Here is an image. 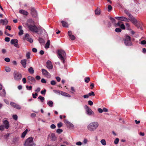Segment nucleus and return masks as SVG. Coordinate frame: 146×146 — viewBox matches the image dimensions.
I'll return each instance as SVG.
<instances>
[{"label": "nucleus", "instance_id": "c03bdc74", "mask_svg": "<svg viewBox=\"0 0 146 146\" xmlns=\"http://www.w3.org/2000/svg\"><path fill=\"white\" fill-rule=\"evenodd\" d=\"M5 70L7 72H9L11 71V69L9 67H6L5 68Z\"/></svg>", "mask_w": 146, "mask_h": 146}, {"label": "nucleus", "instance_id": "6e6d98bb", "mask_svg": "<svg viewBox=\"0 0 146 146\" xmlns=\"http://www.w3.org/2000/svg\"><path fill=\"white\" fill-rule=\"evenodd\" d=\"M88 104L90 106H92L93 105V102L91 100H89L88 102Z\"/></svg>", "mask_w": 146, "mask_h": 146}, {"label": "nucleus", "instance_id": "f8f14e48", "mask_svg": "<svg viewBox=\"0 0 146 146\" xmlns=\"http://www.w3.org/2000/svg\"><path fill=\"white\" fill-rule=\"evenodd\" d=\"M29 80V82L31 84H33L35 83L36 80L35 78L32 76H29L27 77Z\"/></svg>", "mask_w": 146, "mask_h": 146}, {"label": "nucleus", "instance_id": "2eb2a0df", "mask_svg": "<svg viewBox=\"0 0 146 146\" xmlns=\"http://www.w3.org/2000/svg\"><path fill=\"white\" fill-rule=\"evenodd\" d=\"M68 34L70 38L72 40H74L75 38V37L72 35V33L71 31H69L68 33Z\"/></svg>", "mask_w": 146, "mask_h": 146}, {"label": "nucleus", "instance_id": "69168bd1", "mask_svg": "<svg viewBox=\"0 0 146 146\" xmlns=\"http://www.w3.org/2000/svg\"><path fill=\"white\" fill-rule=\"evenodd\" d=\"M22 80L23 84H25L26 82V80L25 78H23Z\"/></svg>", "mask_w": 146, "mask_h": 146}, {"label": "nucleus", "instance_id": "7ed1b4c3", "mask_svg": "<svg viewBox=\"0 0 146 146\" xmlns=\"http://www.w3.org/2000/svg\"><path fill=\"white\" fill-rule=\"evenodd\" d=\"M3 125L0 126V130L3 131L4 128L8 129L9 127V123L7 120H5L3 121Z\"/></svg>", "mask_w": 146, "mask_h": 146}, {"label": "nucleus", "instance_id": "58836bf2", "mask_svg": "<svg viewBox=\"0 0 146 146\" xmlns=\"http://www.w3.org/2000/svg\"><path fill=\"white\" fill-rule=\"evenodd\" d=\"M115 31L116 32L119 33L121 31V30L120 28H116L115 29Z\"/></svg>", "mask_w": 146, "mask_h": 146}, {"label": "nucleus", "instance_id": "c85d7f7f", "mask_svg": "<svg viewBox=\"0 0 146 146\" xmlns=\"http://www.w3.org/2000/svg\"><path fill=\"white\" fill-rule=\"evenodd\" d=\"M38 41L40 43L42 44H44L45 42L44 39L42 38H39L38 39Z\"/></svg>", "mask_w": 146, "mask_h": 146}, {"label": "nucleus", "instance_id": "de8ad7c7", "mask_svg": "<svg viewBox=\"0 0 146 146\" xmlns=\"http://www.w3.org/2000/svg\"><path fill=\"white\" fill-rule=\"evenodd\" d=\"M38 96V94L36 93H35V94H32V96H33V97L34 98H36V96Z\"/></svg>", "mask_w": 146, "mask_h": 146}, {"label": "nucleus", "instance_id": "5701e85b", "mask_svg": "<svg viewBox=\"0 0 146 146\" xmlns=\"http://www.w3.org/2000/svg\"><path fill=\"white\" fill-rule=\"evenodd\" d=\"M142 23H137V24L135 25L137 28H139L140 29L142 30Z\"/></svg>", "mask_w": 146, "mask_h": 146}, {"label": "nucleus", "instance_id": "0eeeda50", "mask_svg": "<svg viewBox=\"0 0 146 146\" xmlns=\"http://www.w3.org/2000/svg\"><path fill=\"white\" fill-rule=\"evenodd\" d=\"M27 25L28 28L30 31L33 32H37V27L36 25L29 24H28Z\"/></svg>", "mask_w": 146, "mask_h": 146}, {"label": "nucleus", "instance_id": "a18cd8bd", "mask_svg": "<svg viewBox=\"0 0 146 146\" xmlns=\"http://www.w3.org/2000/svg\"><path fill=\"white\" fill-rule=\"evenodd\" d=\"M119 139L118 138H116L115 139V140L114 141V143L115 144H117L119 141Z\"/></svg>", "mask_w": 146, "mask_h": 146}, {"label": "nucleus", "instance_id": "7c9ffc66", "mask_svg": "<svg viewBox=\"0 0 146 146\" xmlns=\"http://www.w3.org/2000/svg\"><path fill=\"white\" fill-rule=\"evenodd\" d=\"M29 72L31 74H33L34 72V71L33 68L32 67H30L28 69Z\"/></svg>", "mask_w": 146, "mask_h": 146}, {"label": "nucleus", "instance_id": "c9c22d12", "mask_svg": "<svg viewBox=\"0 0 146 146\" xmlns=\"http://www.w3.org/2000/svg\"><path fill=\"white\" fill-rule=\"evenodd\" d=\"M30 55L31 53L29 52L27 53L26 54V57L27 59H30Z\"/></svg>", "mask_w": 146, "mask_h": 146}, {"label": "nucleus", "instance_id": "20e7f679", "mask_svg": "<svg viewBox=\"0 0 146 146\" xmlns=\"http://www.w3.org/2000/svg\"><path fill=\"white\" fill-rule=\"evenodd\" d=\"M33 139L32 137H30L28 138L25 141V146H33Z\"/></svg>", "mask_w": 146, "mask_h": 146}, {"label": "nucleus", "instance_id": "0e129e2a", "mask_svg": "<svg viewBox=\"0 0 146 146\" xmlns=\"http://www.w3.org/2000/svg\"><path fill=\"white\" fill-rule=\"evenodd\" d=\"M141 44H146V41L145 40H143L141 41Z\"/></svg>", "mask_w": 146, "mask_h": 146}, {"label": "nucleus", "instance_id": "49530a36", "mask_svg": "<svg viewBox=\"0 0 146 146\" xmlns=\"http://www.w3.org/2000/svg\"><path fill=\"white\" fill-rule=\"evenodd\" d=\"M62 125V122H60L57 124V127L58 128L61 127Z\"/></svg>", "mask_w": 146, "mask_h": 146}, {"label": "nucleus", "instance_id": "72a5a7b5", "mask_svg": "<svg viewBox=\"0 0 146 146\" xmlns=\"http://www.w3.org/2000/svg\"><path fill=\"white\" fill-rule=\"evenodd\" d=\"M61 94L64 96L67 97H70V96L69 94L63 92H61Z\"/></svg>", "mask_w": 146, "mask_h": 146}, {"label": "nucleus", "instance_id": "9b49d317", "mask_svg": "<svg viewBox=\"0 0 146 146\" xmlns=\"http://www.w3.org/2000/svg\"><path fill=\"white\" fill-rule=\"evenodd\" d=\"M24 40H26L30 43H32L33 42V39L30 38L29 34L27 33L25 34V37L24 38Z\"/></svg>", "mask_w": 146, "mask_h": 146}, {"label": "nucleus", "instance_id": "412c9836", "mask_svg": "<svg viewBox=\"0 0 146 146\" xmlns=\"http://www.w3.org/2000/svg\"><path fill=\"white\" fill-rule=\"evenodd\" d=\"M27 60L26 59L23 60L21 61V63L23 67L25 68L26 66Z\"/></svg>", "mask_w": 146, "mask_h": 146}, {"label": "nucleus", "instance_id": "2f4dec72", "mask_svg": "<svg viewBox=\"0 0 146 146\" xmlns=\"http://www.w3.org/2000/svg\"><path fill=\"white\" fill-rule=\"evenodd\" d=\"M100 142L103 145H105L106 144V141L104 139H102L100 141Z\"/></svg>", "mask_w": 146, "mask_h": 146}, {"label": "nucleus", "instance_id": "a19ab883", "mask_svg": "<svg viewBox=\"0 0 146 146\" xmlns=\"http://www.w3.org/2000/svg\"><path fill=\"white\" fill-rule=\"evenodd\" d=\"M108 11L109 12H110L111 11V10L112 9V6L110 5H109L108 6Z\"/></svg>", "mask_w": 146, "mask_h": 146}, {"label": "nucleus", "instance_id": "79ce46f5", "mask_svg": "<svg viewBox=\"0 0 146 146\" xmlns=\"http://www.w3.org/2000/svg\"><path fill=\"white\" fill-rule=\"evenodd\" d=\"M57 133H60L63 131V130L62 129H57L56 131Z\"/></svg>", "mask_w": 146, "mask_h": 146}, {"label": "nucleus", "instance_id": "6ab92c4d", "mask_svg": "<svg viewBox=\"0 0 146 146\" xmlns=\"http://www.w3.org/2000/svg\"><path fill=\"white\" fill-rule=\"evenodd\" d=\"M19 13L26 16L28 15L29 14V13L28 12L23 9L20 10L19 11Z\"/></svg>", "mask_w": 146, "mask_h": 146}, {"label": "nucleus", "instance_id": "e2e57ef3", "mask_svg": "<svg viewBox=\"0 0 146 146\" xmlns=\"http://www.w3.org/2000/svg\"><path fill=\"white\" fill-rule=\"evenodd\" d=\"M46 92V90L45 89H44V90H42L41 91V93L42 94L45 95Z\"/></svg>", "mask_w": 146, "mask_h": 146}, {"label": "nucleus", "instance_id": "f704fd0d", "mask_svg": "<svg viewBox=\"0 0 146 146\" xmlns=\"http://www.w3.org/2000/svg\"><path fill=\"white\" fill-rule=\"evenodd\" d=\"M110 19L111 20V22L113 23L114 24V25H115V24H116V20H115V19L111 17H110Z\"/></svg>", "mask_w": 146, "mask_h": 146}, {"label": "nucleus", "instance_id": "423d86ee", "mask_svg": "<svg viewBox=\"0 0 146 146\" xmlns=\"http://www.w3.org/2000/svg\"><path fill=\"white\" fill-rule=\"evenodd\" d=\"M13 76L14 79L17 81L20 80L22 78L21 74L16 71L14 72Z\"/></svg>", "mask_w": 146, "mask_h": 146}, {"label": "nucleus", "instance_id": "4c0bfd02", "mask_svg": "<svg viewBox=\"0 0 146 146\" xmlns=\"http://www.w3.org/2000/svg\"><path fill=\"white\" fill-rule=\"evenodd\" d=\"M90 80V78L89 77H86L85 78V82L86 83H88Z\"/></svg>", "mask_w": 146, "mask_h": 146}, {"label": "nucleus", "instance_id": "f257e3e1", "mask_svg": "<svg viewBox=\"0 0 146 146\" xmlns=\"http://www.w3.org/2000/svg\"><path fill=\"white\" fill-rule=\"evenodd\" d=\"M58 57L61 60L63 63H64L66 58V54L62 50H58L57 52Z\"/></svg>", "mask_w": 146, "mask_h": 146}, {"label": "nucleus", "instance_id": "e433bc0d", "mask_svg": "<svg viewBox=\"0 0 146 146\" xmlns=\"http://www.w3.org/2000/svg\"><path fill=\"white\" fill-rule=\"evenodd\" d=\"M38 98L40 99L42 102H43L44 99V98L43 97L39 96L38 97Z\"/></svg>", "mask_w": 146, "mask_h": 146}, {"label": "nucleus", "instance_id": "4468645a", "mask_svg": "<svg viewBox=\"0 0 146 146\" xmlns=\"http://www.w3.org/2000/svg\"><path fill=\"white\" fill-rule=\"evenodd\" d=\"M129 20L134 25H135L137 23L138 21L136 19H135L132 15V17H130Z\"/></svg>", "mask_w": 146, "mask_h": 146}, {"label": "nucleus", "instance_id": "c756f323", "mask_svg": "<svg viewBox=\"0 0 146 146\" xmlns=\"http://www.w3.org/2000/svg\"><path fill=\"white\" fill-rule=\"evenodd\" d=\"M28 131V130L27 129L23 133H22L21 137L22 138H24L25 136Z\"/></svg>", "mask_w": 146, "mask_h": 146}, {"label": "nucleus", "instance_id": "dca6fc26", "mask_svg": "<svg viewBox=\"0 0 146 146\" xmlns=\"http://www.w3.org/2000/svg\"><path fill=\"white\" fill-rule=\"evenodd\" d=\"M31 13L32 16L36 17L37 15V13L36 10L34 8H32L31 10Z\"/></svg>", "mask_w": 146, "mask_h": 146}, {"label": "nucleus", "instance_id": "1a4fd4ad", "mask_svg": "<svg viewBox=\"0 0 146 146\" xmlns=\"http://www.w3.org/2000/svg\"><path fill=\"white\" fill-rule=\"evenodd\" d=\"M18 41L17 39H13L11 41V43L12 44H13L14 46L17 47L19 48V46L18 44Z\"/></svg>", "mask_w": 146, "mask_h": 146}, {"label": "nucleus", "instance_id": "cd10ccee", "mask_svg": "<svg viewBox=\"0 0 146 146\" xmlns=\"http://www.w3.org/2000/svg\"><path fill=\"white\" fill-rule=\"evenodd\" d=\"M124 12L128 16L129 18L132 17V15L128 12L127 9L124 10Z\"/></svg>", "mask_w": 146, "mask_h": 146}, {"label": "nucleus", "instance_id": "680f3d73", "mask_svg": "<svg viewBox=\"0 0 146 146\" xmlns=\"http://www.w3.org/2000/svg\"><path fill=\"white\" fill-rule=\"evenodd\" d=\"M98 111L100 113H102L103 112V109H102L101 108H98Z\"/></svg>", "mask_w": 146, "mask_h": 146}, {"label": "nucleus", "instance_id": "b1692460", "mask_svg": "<svg viewBox=\"0 0 146 146\" xmlns=\"http://www.w3.org/2000/svg\"><path fill=\"white\" fill-rule=\"evenodd\" d=\"M62 26L64 27H68V24L65 21H61Z\"/></svg>", "mask_w": 146, "mask_h": 146}, {"label": "nucleus", "instance_id": "ddd939ff", "mask_svg": "<svg viewBox=\"0 0 146 146\" xmlns=\"http://www.w3.org/2000/svg\"><path fill=\"white\" fill-rule=\"evenodd\" d=\"M46 67L50 69H52L53 68V66L50 61L48 60L46 62Z\"/></svg>", "mask_w": 146, "mask_h": 146}, {"label": "nucleus", "instance_id": "774afa93", "mask_svg": "<svg viewBox=\"0 0 146 146\" xmlns=\"http://www.w3.org/2000/svg\"><path fill=\"white\" fill-rule=\"evenodd\" d=\"M6 29H8L9 31H10L11 30V27L10 26H7L6 27Z\"/></svg>", "mask_w": 146, "mask_h": 146}, {"label": "nucleus", "instance_id": "052dcab7", "mask_svg": "<svg viewBox=\"0 0 146 146\" xmlns=\"http://www.w3.org/2000/svg\"><path fill=\"white\" fill-rule=\"evenodd\" d=\"M5 41L7 42H9L10 41V38L9 37H6L5 39Z\"/></svg>", "mask_w": 146, "mask_h": 146}, {"label": "nucleus", "instance_id": "f3484780", "mask_svg": "<svg viewBox=\"0 0 146 146\" xmlns=\"http://www.w3.org/2000/svg\"><path fill=\"white\" fill-rule=\"evenodd\" d=\"M10 105L14 108L18 109L19 110L21 108V107L20 106L16 104L14 102H11L10 103Z\"/></svg>", "mask_w": 146, "mask_h": 146}, {"label": "nucleus", "instance_id": "bb28decb", "mask_svg": "<svg viewBox=\"0 0 146 146\" xmlns=\"http://www.w3.org/2000/svg\"><path fill=\"white\" fill-rule=\"evenodd\" d=\"M120 20L124 21H129V19L124 17H121Z\"/></svg>", "mask_w": 146, "mask_h": 146}, {"label": "nucleus", "instance_id": "37998d69", "mask_svg": "<svg viewBox=\"0 0 146 146\" xmlns=\"http://www.w3.org/2000/svg\"><path fill=\"white\" fill-rule=\"evenodd\" d=\"M26 87L27 89L28 90H31L32 88V87L31 86H26Z\"/></svg>", "mask_w": 146, "mask_h": 146}, {"label": "nucleus", "instance_id": "8fccbe9b", "mask_svg": "<svg viewBox=\"0 0 146 146\" xmlns=\"http://www.w3.org/2000/svg\"><path fill=\"white\" fill-rule=\"evenodd\" d=\"M13 117L15 120H17L18 118L17 116L16 115H14L13 116Z\"/></svg>", "mask_w": 146, "mask_h": 146}, {"label": "nucleus", "instance_id": "9d476101", "mask_svg": "<svg viewBox=\"0 0 146 146\" xmlns=\"http://www.w3.org/2000/svg\"><path fill=\"white\" fill-rule=\"evenodd\" d=\"M42 74L45 76L50 78V74L46 70L44 69H42Z\"/></svg>", "mask_w": 146, "mask_h": 146}, {"label": "nucleus", "instance_id": "13d9d810", "mask_svg": "<svg viewBox=\"0 0 146 146\" xmlns=\"http://www.w3.org/2000/svg\"><path fill=\"white\" fill-rule=\"evenodd\" d=\"M4 60L7 62H9L10 61V59L9 58H5Z\"/></svg>", "mask_w": 146, "mask_h": 146}, {"label": "nucleus", "instance_id": "a211bd4d", "mask_svg": "<svg viewBox=\"0 0 146 146\" xmlns=\"http://www.w3.org/2000/svg\"><path fill=\"white\" fill-rule=\"evenodd\" d=\"M8 21L6 19H1L0 20V24L2 23L3 25H6L8 24Z\"/></svg>", "mask_w": 146, "mask_h": 146}, {"label": "nucleus", "instance_id": "338daca9", "mask_svg": "<svg viewBox=\"0 0 146 146\" xmlns=\"http://www.w3.org/2000/svg\"><path fill=\"white\" fill-rule=\"evenodd\" d=\"M121 28L123 29H125V26L123 24H122L120 26Z\"/></svg>", "mask_w": 146, "mask_h": 146}, {"label": "nucleus", "instance_id": "473e14b6", "mask_svg": "<svg viewBox=\"0 0 146 146\" xmlns=\"http://www.w3.org/2000/svg\"><path fill=\"white\" fill-rule=\"evenodd\" d=\"M47 104L49 106L52 107L53 106V102L51 101L50 100L48 102Z\"/></svg>", "mask_w": 146, "mask_h": 146}, {"label": "nucleus", "instance_id": "4be33fe9", "mask_svg": "<svg viewBox=\"0 0 146 146\" xmlns=\"http://www.w3.org/2000/svg\"><path fill=\"white\" fill-rule=\"evenodd\" d=\"M51 139L52 141H54L56 139V137L54 133H52L51 135Z\"/></svg>", "mask_w": 146, "mask_h": 146}, {"label": "nucleus", "instance_id": "603ef678", "mask_svg": "<svg viewBox=\"0 0 146 146\" xmlns=\"http://www.w3.org/2000/svg\"><path fill=\"white\" fill-rule=\"evenodd\" d=\"M122 22L121 21H119L117 23V24L116 23V24H115V27H116V25L117 26H121L120 24Z\"/></svg>", "mask_w": 146, "mask_h": 146}, {"label": "nucleus", "instance_id": "f03ea898", "mask_svg": "<svg viewBox=\"0 0 146 146\" xmlns=\"http://www.w3.org/2000/svg\"><path fill=\"white\" fill-rule=\"evenodd\" d=\"M99 125V123L98 122H93L88 124L87 127V128L90 131H94L97 129Z\"/></svg>", "mask_w": 146, "mask_h": 146}, {"label": "nucleus", "instance_id": "09e8293b", "mask_svg": "<svg viewBox=\"0 0 146 146\" xmlns=\"http://www.w3.org/2000/svg\"><path fill=\"white\" fill-rule=\"evenodd\" d=\"M23 34V31L22 30H20L19 32V35L20 36L22 35Z\"/></svg>", "mask_w": 146, "mask_h": 146}, {"label": "nucleus", "instance_id": "5fc2aeb1", "mask_svg": "<svg viewBox=\"0 0 146 146\" xmlns=\"http://www.w3.org/2000/svg\"><path fill=\"white\" fill-rule=\"evenodd\" d=\"M64 123L66 124L67 125L69 124V123H70V122L68 121L67 119H65L64 120Z\"/></svg>", "mask_w": 146, "mask_h": 146}, {"label": "nucleus", "instance_id": "4d7b16f0", "mask_svg": "<svg viewBox=\"0 0 146 146\" xmlns=\"http://www.w3.org/2000/svg\"><path fill=\"white\" fill-rule=\"evenodd\" d=\"M56 127V125L54 124H52L50 125V128L52 129H55Z\"/></svg>", "mask_w": 146, "mask_h": 146}, {"label": "nucleus", "instance_id": "864d4df0", "mask_svg": "<svg viewBox=\"0 0 146 146\" xmlns=\"http://www.w3.org/2000/svg\"><path fill=\"white\" fill-rule=\"evenodd\" d=\"M50 84L52 85H54L56 84V82L54 80H52L51 81Z\"/></svg>", "mask_w": 146, "mask_h": 146}, {"label": "nucleus", "instance_id": "6e6552de", "mask_svg": "<svg viewBox=\"0 0 146 146\" xmlns=\"http://www.w3.org/2000/svg\"><path fill=\"white\" fill-rule=\"evenodd\" d=\"M85 108L86 109V111L88 115H94V113L92 110L87 105H85L84 106Z\"/></svg>", "mask_w": 146, "mask_h": 146}, {"label": "nucleus", "instance_id": "3c124183", "mask_svg": "<svg viewBox=\"0 0 146 146\" xmlns=\"http://www.w3.org/2000/svg\"><path fill=\"white\" fill-rule=\"evenodd\" d=\"M126 26L127 28V30H129V23H125Z\"/></svg>", "mask_w": 146, "mask_h": 146}, {"label": "nucleus", "instance_id": "393cba45", "mask_svg": "<svg viewBox=\"0 0 146 146\" xmlns=\"http://www.w3.org/2000/svg\"><path fill=\"white\" fill-rule=\"evenodd\" d=\"M95 14L96 15H99L100 13V10L99 8H97V9L95 11Z\"/></svg>", "mask_w": 146, "mask_h": 146}, {"label": "nucleus", "instance_id": "bf43d9fd", "mask_svg": "<svg viewBox=\"0 0 146 146\" xmlns=\"http://www.w3.org/2000/svg\"><path fill=\"white\" fill-rule=\"evenodd\" d=\"M67 126H69L70 127H74V125L73 124H72L70 122L69 124L67 125Z\"/></svg>", "mask_w": 146, "mask_h": 146}, {"label": "nucleus", "instance_id": "39448f33", "mask_svg": "<svg viewBox=\"0 0 146 146\" xmlns=\"http://www.w3.org/2000/svg\"><path fill=\"white\" fill-rule=\"evenodd\" d=\"M130 37L128 35H126L124 40V43L125 45L127 46H131L132 44L131 42Z\"/></svg>", "mask_w": 146, "mask_h": 146}, {"label": "nucleus", "instance_id": "a878e982", "mask_svg": "<svg viewBox=\"0 0 146 146\" xmlns=\"http://www.w3.org/2000/svg\"><path fill=\"white\" fill-rule=\"evenodd\" d=\"M50 40H48L46 43V44L45 46V48L47 49L49 48V46L50 44Z\"/></svg>", "mask_w": 146, "mask_h": 146}, {"label": "nucleus", "instance_id": "ea45409f", "mask_svg": "<svg viewBox=\"0 0 146 146\" xmlns=\"http://www.w3.org/2000/svg\"><path fill=\"white\" fill-rule=\"evenodd\" d=\"M88 95L89 96H95L94 92L92 91H91L89 93H88Z\"/></svg>", "mask_w": 146, "mask_h": 146}, {"label": "nucleus", "instance_id": "aec40b11", "mask_svg": "<svg viewBox=\"0 0 146 146\" xmlns=\"http://www.w3.org/2000/svg\"><path fill=\"white\" fill-rule=\"evenodd\" d=\"M36 30L37 32H35V33H36L38 34H41L42 33V28L40 27H37V29H36Z\"/></svg>", "mask_w": 146, "mask_h": 146}]
</instances>
